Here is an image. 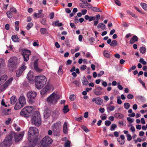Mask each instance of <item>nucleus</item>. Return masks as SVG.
<instances>
[{"label":"nucleus","mask_w":147,"mask_h":147,"mask_svg":"<svg viewBox=\"0 0 147 147\" xmlns=\"http://www.w3.org/2000/svg\"><path fill=\"white\" fill-rule=\"evenodd\" d=\"M24 135L23 131L19 134H16L11 132L5 138L4 141L1 144V147H10L12 144V139L14 137L16 142H18L21 140Z\"/></svg>","instance_id":"1"},{"label":"nucleus","mask_w":147,"mask_h":147,"mask_svg":"<svg viewBox=\"0 0 147 147\" xmlns=\"http://www.w3.org/2000/svg\"><path fill=\"white\" fill-rule=\"evenodd\" d=\"M38 133V131L37 128L32 127H30L28 133V140L31 145L30 147H33L36 144Z\"/></svg>","instance_id":"2"},{"label":"nucleus","mask_w":147,"mask_h":147,"mask_svg":"<svg viewBox=\"0 0 147 147\" xmlns=\"http://www.w3.org/2000/svg\"><path fill=\"white\" fill-rule=\"evenodd\" d=\"M35 79V86L38 89L42 88L47 82V78L43 75L36 76Z\"/></svg>","instance_id":"3"},{"label":"nucleus","mask_w":147,"mask_h":147,"mask_svg":"<svg viewBox=\"0 0 147 147\" xmlns=\"http://www.w3.org/2000/svg\"><path fill=\"white\" fill-rule=\"evenodd\" d=\"M31 122L36 126H39L41 124V119L39 112L36 111L34 112L31 117Z\"/></svg>","instance_id":"4"},{"label":"nucleus","mask_w":147,"mask_h":147,"mask_svg":"<svg viewBox=\"0 0 147 147\" xmlns=\"http://www.w3.org/2000/svg\"><path fill=\"white\" fill-rule=\"evenodd\" d=\"M34 108L32 106H26L23 108L20 112V115L25 117H28L34 111Z\"/></svg>","instance_id":"5"},{"label":"nucleus","mask_w":147,"mask_h":147,"mask_svg":"<svg viewBox=\"0 0 147 147\" xmlns=\"http://www.w3.org/2000/svg\"><path fill=\"white\" fill-rule=\"evenodd\" d=\"M19 64L17 58L16 57H12L9 60L8 66L10 69L13 70L16 69Z\"/></svg>","instance_id":"6"},{"label":"nucleus","mask_w":147,"mask_h":147,"mask_svg":"<svg viewBox=\"0 0 147 147\" xmlns=\"http://www.w3.org/2000/svg\"><path fill=\"white\" fill-rule=\"evenodd\" d=\"M59 98V96L54 92L47 98V101L49 104H55L57 103Z\"/></svg>","instance_id":"7"},{"label":"nucleus","mask_w":147,"mask_h":147,"mask_svg":"<svg viewBox=\"0 0 147 147\" xmlns=\"http://www.w3.org/2000/svg\"><path fill=\"white\" fill-rule=\"evenodd\" d=\"M37 94V93L34 91H30L27 93L26 96L30 103L32 104L35 102V98Z\"/></svg>","instance_id":"8"},{"label":"nucleus","mask_w":147,"mask_h":147,"mask_svg":"<svg viewBox=\"0 0 147 147\" xmlns=\"http://www.w3.org/2000/svg\"><path fill=\"white\" fill-rule=\"evenodd\" d=\"M53 142L52 139L48 136H45L42 139L41 142L42 145L45 147L48 146Z\"/></svg>","instance_id":"9"},{"label":"nucleus","mask_w":147,"mask_h":147,"mask_svg":"<svg viewBox=\"0 0 147 147\" xmlns=\"http://www.w3.org/2000/svg\"><path fill=\"white\" fill-rule=\"evenodd\" d=\"M61 122L58 121L55 123L52 126V129L54 134L56 136H57L59 130V127L61 126Z\"/></svg>","instance_id":"10"},{"label":"nucleus","mask_w":147,"mask_h":147,"mask_svg":"<svg viewBox=\"0 0 147 147\" xmlns=\"http://www.w3.org/2000/svg\"><path fill=\"white\" fill-rule=\"evenodd\" d=\"M24 57V60L26 61H27L29 60V56L31 55L30 51L26 49H23L21 53Z\"/></svg>","instance_id":"11"},{"label":"nucleus","mask_w":147,"mask_h":147,"mask_svg":"<svg viewBox=\"0 0 147 147\" xmlns=\"http://www.w3.org/2000/svg\"><path fill=\"white\" fill-rule=\"evenodd\" d=\"M13 78L11 77L7 80L2 86H1V90L3 91L6 89L11 84L13 80Z\"/></svg>","instance_id":"12"},{"label":"nucleus","mask_w":147,"mask_h":147,"mask_svg":"<svg viewBox=\"0 0 147 147\" xmlns=\"http://www.w3.org/2000/svg\"><path fill=\"white\" fill-rule=\"evenodd\" d=\"M92 102H94L96 104L99 105H101L103 102V100L98 97L93 98L92 100Z\"/></svg>","instance_id":"13"},{"label":"nucleus","mask_w":147,"mask_h":147,"mask_svg":"<svg viewBox=\"0 0 147 147\" xmlns=\"http://www.w3.org/2000/svg\"><path fill=\"white\" fill-rule=\"evenodd\" d=\"M125 137L123 135H121L120 136V138L117 139V142L121 145H123L125 142Z\"/></svg>","instance_id":"14"},{"label":"nucleus","mask_w":147,"mask_h":147,"mask_svg":"<svg viewBox=\"0 0 147 147\" xmlns=\"http://www.w3.org/2000/svg\"><path fill=\"white\" fill-rule=\"evenodd\" d=\"M20 104L22 106L25 105L26 103V99L25 96L23 95L20 96L19 98Z\"/></svg>","instance_id":"15"},{"label":"nucleus","mask_w":147,"mask_h":147,"mask_svg":"<svg viewBox=\"0 0 147 147\" xmlns=\"http://www.w3.org/2000/svg\"><path fill=\"white\" fill-rule=\"evenodd\" d=\"M34 67L35 71L37 72H41L42 69L39 68L38 65V60H36L34 63Z\"/></svg>","instance_id":"16"},{"label":"nucleus","mask_w":147,"mask_h":147,"mask_svg":"<svg viewBox=\"0 0 147 147\" xmlns=\"http://www.w3.org/2000/svg\"><path fill=\"white\" fill-rule=\"evenodd\" d=\"M34 77L33 72L30 71L27 74V78L29 81H33Z\"/></svg>","instance_id":"17"},{"label":"nucleus","mask_w":147,"mask_h":147,"mask_svg":"<svg viewBox=\"0 0 147 147\" xmlns=\"http://www.w3.org/2000/svg\"><path fill=\"white\" fill-rule=\"evenodd\" d=\"M68 124L67 121L64 122L63 126V132L64 134H66L68 132Z\"/></svg>","instance_id":"18"},{"label":"nucleus","mask_w":147,"mask_h":147,"mask_svg":"<svg viewBox=\"0 0 147 147\" xmlns=\"http://www.w3.org/2000/svg\"><path fill=\"white\" fill-rule=\"evenodd\" d=\"M7 79V76L4 75L0 76V85L4 83Z\"/></svg>","instance_id":"19"},{"label":"nucleus","mask_w":147,"mask_h":147,"mask_svg":"<svg viewBox=\"0 0 147 147\" xmlns=\"http://www.w3.org/2000/svg\"><path fill=\"white\" fill-rule=\"evenodd\" d=\"M51 115V111L49 110H46L44 113V117L46 119L48 118Z\"/></svg>","instance_id":"20"},{"label":"nucleus","mask_w":147,"mask_h":147,"mask_svg":"<svg viewBox=\"0 0 147 147\" xmlns=\"http://www.w3.org/2000/svg\"><path fill=\"white\" fill-rule=\"evenodd\" d=\"M47 88L50 92L51 91H53L54 90V87L53 85L49 82H48L45 86Z\"/></svg>","instance_id":"21"},{"label":"nucleus","mask_w":147,"mask_h":147,"mask_svg":"<svg viewBox=\"0 0 147 147\" xmlns=\"http://www.w3.org/2000/svg\"><path fill=\"white\" fill-rule=\"evenodd\" d=\"M50 92L47 88L45 86L40 91V93L42 95H44Z\"/></svg>","instance_id":"22"},{"label":"nucleus","mask_w":147,"mask_h":147,"mask_svg":"<svg viewBox=\"0 0 147 147\" xmlns=\"http://www.w3.org/2000/svg\"><path fill=\"white\" fill-rule=\"evenodd\" d=\"M50 92L47 88L45 86L40 91V93L42 95H44Z\"/></svg>","instance_id":"23"},{"label":"nucleus","mask_w":147,"mask_h":147,"mask_svg":"<svg viewBox=\"0 0 147 147\" xmlns=\"http://www.w3.org/2000/svg\"><path fill=\"white\" fill-rule=\"evenodd\" d=\"M123 132L124 134L126 135L127 140L128 141H131L132 139V137L130 134H128V131L127 130H124Z\"/></svg>","instance_id":"24"},{"label":"nucleus","mask_w":147,"mask_h":147,"mask_svg":"<svg viewBox=\"0 0 147 147\" xmlns=\"http://www.w3.org/2000/svg\"><path fill=\"white\" fill-rule=\"evenodd\" d=\"M138 40V37L136 35L134 36L131 39L130 41V43L131 44H133L135 42L137 41Z\"/></svg>","instance_id":"25"},{"label":"nucleus","mask_w":147,"mask_h":147,"mask_svg":"<svg viewBox=\"0 0 147 147\" xmlns=\"http://www.w3.org/2000/svg\"><path fill=\"white\" fill-rule=\"evenodd\" d=\"M98 28H101L102 30H104L106 28V26L102 23H99L97 26Z\"/></svg>","instance_id":"26"},{"label":"nucleus","mask_w":147,"mask_h":147,"mask_svg":"<svg viewBox=\"0 0 147 147\" xmlns=\"http://www.w3.org/2000/svg\"><path fill=\"white\" fill-rule=\"evenodd\" d=\"M114 116L115 117L120 119H122L124 117V115L123 114L119 113H115Z\"/></svg>","instance_id":"27"},{"label":"nucleus","mask_w":147,"mask_h":147,"mask_svg":"<svg viewBox=\"0 0 147 147\" xmlns=\"http://www.w3.org/2000/svg\"><path fill=\"white\" fill-rule=\"evenodd\" d=\"M5 66L4 60L2 59H0V69L3 68Z\"/></svg>","instance_id":"28"},{"label":"nucleus","mask_w":147,"mask_h":147,"mask_svg":"<svg viewBox=\"0 0 147 147\" xmlns=\"http://www.w3.org/2000/svg\"><path fill=\"white\" fill-rule=\"evenodd\" d=\"M12 40L15 42H18L19 41V38L18 36L16 35H13L11 37Z\"/></svg>","instance_id":"29"},{"label":"nucleus","mask_w":147,"mask_h":147,"mask_svg":"<svg viewBox=\"0 0 147 147\" xmlns=\"http://www.w3.org/2000/svg\"><path fill=\"white\" fill-rule=\"evenodd\" d=\"M17 100L16 97L15 96H13L11 98V103L12 104H14L15 103Z\"/></svg>","instance_id":"30"},{"label":"nucleus","mask_w":147,"mask_h":147,"mask_svg":"<svg viewBox=\"0 0 147 147\" xmlns=\"http://www.w3.org/2000/svg\"><path fill=\"white\" fill-rule=\"evenodd\" d=\"M34 16L36 18H39L41 16L43 17L44 14L41 13H34Z\"/></svg>","instance_id":"31"},{"label":"nucleus","mask_w":147,"mask_h":147,"mask_svg":"<svg viewBox=\"0 0 147 147\" xmlns=\"http://www.w3.org/2000/svg\"><path fill=\"white\" fill-rule=\"evenodd\" d=\"M103 54L104 56L108 58H109L110 57V53L107 51H104Z\"/></svg>","instance_id":"32"},{"label":"nucleus","mask_w":147,"mask_h":147,"mask_svg":"<svg viewBox=\"0 0 147 147\" xmlns=\"http://www.w3.org/2000/svg\"><path fill=\"white\" fill-rule=\"evenodd\" d=\"M40 31L41 34H46L47 33V29L45 28H42L40 29Z\"/></svg>","instance_id":"33"},{"label":"nucleus","mask_w":147,"mask_h":147,"mask_svg":"<svg viewBox=\"0 0 147 147\" xmlns=\"http://www.w3.org/2000/svg\"><path fill=\"white\" fill-rule=\"evenodd\" d=\"M23 106H22V105H21L20 104L16 103L14 109L16 110H18L21 109Z\"/></svg>","instance_id":"34"},{"label":"nucleus","mask_w":147,"mask_h":147,"mask_svg":"<svg viewBox=\"0 0 147 147\" xmlns=\"http://www.w3.org/2000/svg\"><path fill=\"white\" fill-rule=\"evenodd\" d=\"M115 109V107L113 106H109L107 107V111L109 112L110 111H113Z\"/></svg>","instance_id":"35"},{"label":"nucleus","mask_w":147,"mask_h":147,"mask_svg":"<svg viewBox=\"0 0 147 147\" xmlns=\"http://www.w3.org/2000/svg\"><path fill=\"white\" fill-rule=\"evenodd\" d=\"M26 65V63L25 62L23 63L20 69L22 70V71L25 70L26 68V66L25 65Z\"/></svg>","instance_id":"36"},{"label":"nucleus","mask_w":147,"mask_h":147,"mask_svg":"<svg viewBox=\"0 0 147 147\" xmlns=\"http://www.w3.org/2000/svg\"><path fill=\"white\" fill-rule=\"evenodd\" d=\"M117 45V42L115 40H114L112 41L111 43L110 44V45L112 47H115Z\"/></svg>","instance_id":"37"},{"label":"nucleus","mask_w":147,"mask_h":147,"mask_svg":"<svg viewBox=\"0 0 147 147\" xmlns=\"http://www.w3.org/2000/svg\"><path fill=\"white\" fill-rule=\"evenodd\" d=\"M82 82L83 84L84 85L86 86L88 85V81L85 77L83 78V80H82Z\"/></svg>","instance_id":"38"},{"label":"nucleus","mask_w":147,"mask_h":147,"mask_svg":"<svg viewBox=\"0 0 147 147\" xmlns=\"http://www.w3.org/2000/svg\"><path fill=\"white\" fill-rule=\"evenodd\" d=\"M63 111L64 113H66L69 111V110L68 108V106L67 105H66L64 107L63 109Z\"/></svg>","instance_id":"39"},{"label":"nucleus","mask_w":147,"mask_h":147,"mask_svg":"<svg viewBox=\"0 0 147 147\" xmlns=\"http://www.w3.org/2000/svg\"><path fill=\"white\" fill-rule=\"evenodd\" d=\"M140 51L141 53L144 54L146 51V49L145 47H142L140 48Z\"/></svg>","instance_id":"40"},{"label":"nucleus","mask_w":147,"mask_h":147,"mask_svg":"<svg viewBox=\"0 0 147 147\" xmlns=\"http://www.w3.org/2000/svg\"><path fill=\"white\" fill-rule=\"evenodd\" d=\"M141 6L146 11H147V5L144 3H141Z\"/></svg>","instance_id":"41"},{"label":"nucleus","mask_w":147,"mask_h":147,"mask_svg":"<svg viewBox=\"0 0 147 147\" xmlns=\"http://www.w3.org/2000/svg\"><path fill=\"white\" fill-rule=\"evenodd\" d=\"M23 71L22 70L19 69L18 70L16 73V76L17 77L20 76L22 74Z\"/></svg>","instance_id":"42"},{"label":"nucleus","mask_w":147,"mask_h":147,"mask_svg":"<svg viewBox=\"0 0 147 147\" xmlns=\"http://www.w3.org/2000/svg\"><path fill=\"white\" fill-rule=\"evenodd\" d=\"M117 127V126L116 124H113L111 126L110 130L111 131H114Z\"/></svg>","instance_id":"43"},{"label":"nucleus","mask_w":147,"mask_h":147,"mask_svg":"<svg viewBox=\"0 0 147 147\" xmlns=\"http://www.w3.org/2000/svg\"><path fill=\"white\" fill-rule=\"evenodd\" d=\"M53 24L56 26H62V24L61 23H59L58 21H56L55 23H53Z\"/></svg>","instance_id":"44"},{"label":"nucleus","mask_w":147,"mask_h":147,"mask_svg":"<svg viewBox=\"0 0 147 147\" xmlns=\"http://www.w3.org/2000/svg\"><path fill=\"white\" fill-rule=\"evenodd\" d=\"M6 15L8 18H11L12 17V14L11 13V12L8 11L6 12Z\"/></svg>","instance_id":"45"},{"label":"nucleus","mask_w":147,"mask_h":147,"mask_svg":"<svg viewBox=\"0 0 147 147\" xmlns=\"http://www.w3.org/2000/svg\"><path fill=\"white\" fill-rule=\"evenodd\" d=\"M33 25V24L32 22H30L29 23L27 26L26 29L28 30H29L30 28H31Z\"/></svg>","instance_id":"46"},{"label":"nucleus","mask_w":147,"mask_h":147,"mask_svg":"<svg viewBox=\"0 0 147 147\" xmlns=\"http://www.w3.org/2000/svg\"><path fill=\"white\" fill-rule=\"evenodd\" d=\"M124 106L125 108L127 110L129 108L130 105L129 103L126 102L124 104Z\"/></svg>","instance_id":"47"},{"label":"nucleus","mask_w":147,"mask_h":147,"mask_svg":"<svg viewBox=\"0 0 147 147\" xmlns=\"http://www.w3.org/2000/svg\"><path fill=\"white\" fill-rule=\"evenodd\" d=\"M11 110V109H5L3 110V113L7 115L9 114V112Z\"/></svg>","instance_id":"48"},{"label":"nucleus","mask_w":147,"mask_h":147,"mask_svg":"<svg viewBox=\"0 0 147 147\" xmlns=\"http://www.w3.org/2000/svg\"><path fill=\"white\" fill-rule=\"evenodd\" d=\"M62 66H60L59 68L58 73L59 75H61L63 73Z\"/></svg>","instance_id":"49"},{"label":"nucleus","mask_w":147,"mask_h":147,"mask_svg":"<svg viewBox=\"0 0 147 147\" xmlns=\"http://www.w3.org/2000/svg\"><path fill=\"white\" fill-rule=\"evenodd\" d=\"M139 62L141 63L143 65H146L147 63L142 58H140L139 60Z\"/></svg>","instance_id":"50"},{"label":"nucleus","mask_w":147,"mask_h":147,"mask_svg":"<svg viewBox=\"0 0 147 147\" xmlns=\"http://www.w3.org/2000/svg\"><path fill=\"white\" fill-rule=\"evenodd\" d=\"M80 83V82L78 80H75L73 82V83L74 84L78 87L79 86Z\"/></svg>","instance_id":"51"},{"label":"nucleus","mask_w":147,"mask_h":147,"mask_svg":"<svg viewBox=\"0 0 147 147\" xmlns=\"http://www.w3.org/2000/svg\"><path fill=\"white\" fill-rule=\"evenodd\" d=\"M82 128L87 133L89 131V130L84 125L82 126Z\"/></svg>","instance_id":"52"},{"label":"nucleus","mask_w":147,"mask_h":147,"mask_svg":"<svg viewBox=\"0 0 147 147\" xmlns=\"http://www.w3.org/2000/svg\"><path fill=\"white\" fill-rule=\"evenodd\" d=\"M11 122V119L10 118H9L7 120L5 121V123L7 125H9Z\"/></svg>","instance_id":"53"},{"label":"nucleus","mask_w":147,"mask_h":147,"mask_svg":"<svg viewBox=\"0 0 147 147\" xmlns=\"http://www.w3.org/2000/svg\"><path fill=\"white\" fill-rule=\"evenodd\" d=\"M70 142L68 141L65 142L64 145V146L65 147H70Z\"/></svg>","instance_id":"54"},{"label":"nucleus","mask_w":147,"mask_h":147,"mask_svg":"<svg viewBox=\"0 0 147 147\" xmlns=\"http://www.w3.org/2000/svg\"><path fill=\"white\" fill-rule=\"evenodd\" d=\"M69 98L71 101L74 100L75 98V96L74 94L71 95L69 97Z\"/></svg>","instance_id":"55"},{"label":"nucleus","mask_w":147,"mask_h":147,"mask_svg":"<svg viewBox=\"0 0 147 147\" xmlns=\"http://www.w3.org/2000/svg\"><path fill=\"white\" fill-rule=\"evenodd\" d=\"M104 73V72L103 71H100L97 74V76L98 77H101Z\"/></svg>","instance_id":"56"},{"label":"nucleus","mask_w":147,"mask_h":147,"mask_svg":"<svg viewBox=\"0 0 147 147\" xmlns=\"http://www.w3.org/2000/svg\"><path fill=\"white\" fill-rule=\"evenodd\" d=\"M41 23L44 25L46 24V20L45 18L42 19L41 20Z\"/></svg>","instance_id":"57"},{"label":"nucleus","mask_w":147,"mask_h":147,"mask_svg":"<svg viewBox=\"0 0 147 147\" xmlns=\"http://www.w3.org/2000/svg\"><path fill=\"white\" fill-rule=\"evenodd\" d=\"M94 92L95 94L97 96H99L101 95L102 94V92L98 91H94Z\"/></svg>","instance_id":"58"},{"label":"nucleus","mask_w":147,"mask_h":147,"mask_svg":"<svg viewBox=\"0 0 147 147\" xmlns=\"http://www.w3.org/2000/svg\"><path fill=\"white\" fill-rule=\"evenodd\" d=\"M92 10L94 11L97 12V11H100V9L96 7H92Z\"/></svg>","instance_id":"59"},{"label":"nucleus","mask_w":147,"mask_h":147,"mask_svg":"<svg viewBox=\"0 0 147 147\" xmlns=\"http://www.w3.org/2000/svg\"><path fill=\"white\" fill-rule=\"evenodd\" d=\"M134 96L132 94L129 93L127 95V98L128 99H131L134 98Z\"/></svg>","instance_id":"60"},{"label":"nucleus","mask_w":147,"mask_h":147,"mask_svg":"<svg viewBox=\"0 0 147 147\" xmlns=\"http://www.w3.org/2000/svg\"><path fill=\"white\" fill-rule=\"evenodd\" d=\"M127 119L129 122L130 123H133L134 121V120L133 119L129 117H127Z\"/></svg>","instance_id":"61"},{"label":"nucleus","mask_w":147,"mask_h":147,"mask_svg":"<svg viewBox=\"0 0 147 147\" xmlns=\"http://www.w3.org/2000/svg\"><path fill=\"white\" fill-rule=\"evenodd\" d=\"M111 124V122L107 120L105 122V124L106 126H109Z\"/></svg>","instance_id":"62"},{"label":"nucleus","mask_w":147,"mask_h":147,"mask_svg":"<svg viewBox=\"0 0 147 147\" xmlns=\"http://www.w3.org/2000/svg\"><path fill=\"white\" fill-rule=\"evenodd\" d=\"M85 56H86V57H87V58H89V57H91L92 58V57L90 53L89 52H87L85 55Z\"/></svg>","instance_id":"63"},{"label":"nucleus","mask_w":147,"mask_h":147,"mask_svg":"<svg viewBox=\"0 0 147 147\" xmlns=\"http://www.w3.org/2000/svg\"><path fill=\"white\" fill-rule=\"evenodd\" d=\"M10 12L12 13H16L17 11L16 10V9L14 7H11V8L10 9Z\"/></svg>","instance_id":"64"}]
</instances>
